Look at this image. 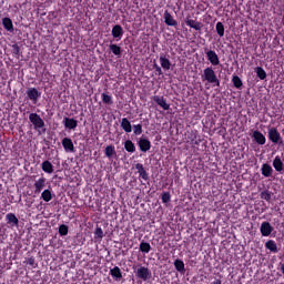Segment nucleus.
I'll list each match as a JSON object with an SVG mask.
<instances>
[{
	"instance_id": "obj_41",
	"label": "nucleus",
	"mask_w": 284,
	"mask_h": 284,
	"mask_svg": "<svg viewBox=\"0 0 284 284\" xmlns=\"http://www.w3.org/2000/svg\"><path fill=\"white\" fill-rule=\"evenodd\" d=\"M27 264L30 265L31 267H37V261L34 260V257H29L27 260Z\"/></svg>"
},
{
	"instance_id": "obj_35",
	"label": "nucleus",
	"mask_w": 284,
	"mask_h": 284,
	"mask_svg": "<svg viewBox=\"0 0 284 284\" xmlns=\"http://www.w3.org/2000/svg\"><path fill=\"white\" fill-rule=\"evenodd\" d=\"M101 99H102V103H104L105 105H112V95H109L106 93H102L101 94Z\"/></svg>"
},
{
	"instance_id": "obj_12",
	"label": "nucleus",
	"mask_w": 284,
	"mask_h": 284,
	"mask_svg": "<svg viewBox=\"0 0 284 284\" xmlns=\"http://www.w3.org/2000/svg\"><path fill=\"white\" fill-rule=\"evenodd\" d=\"M135 170L138 171L140 179H143V181H150V175L148 174V171H145L143 164H135Z\"/></svg>"
},
{
	"instance_id": "obj_17",
	"label": "nucleus",
	"mask_w": 284,
	"mask_h": 284,
	"mask_svg": "<svg viewBox=\"0 0 284 284\" xmlns=\"http://www.w3.org/2000/svg\"><path fill=\"white\" fill-rule=\"evenodd\" d=\"M62 146L65 152H74V143L72 142V139L64 138L62 140Z\"/></svg>"
},
{
	"instance_id": "obj_36",
	"label": "nucleus",
	"mask_w": 284,
	"mask_h": 284,
	"mask_svg": "<svg viewBox=\"0 0 284 284\" xmlns=\"http://www.w3.org/2000/svg\"><path fill=\"white\" fill-rule=\"evenodd\" d=\"M105 152V156H108L109 159H111V156H114V154H116V151L114 150V146L112 145H108L104 150Z\"/></svg>"
},
{
	"instance_id": "obj_18",
	"label": "nucleus",
	"mask_w": 284,
	"mask_h": 284,
	"mask_svg": "<svg viewBox=\"0 0 284 284\" xmlns=\"http://www.w3.org/2000/svg\"><path fill=\"white\" fill-rule=\"evenodd\" d=\"M63 123L67 130H75L77 125H79V122L72 118H64Z\"/></svg>"
},
{
	"instance_id": "obj_5",
	"label": "nucleus",
	"mask_w": 284,
	"mask_h": 284,
	"mask_svg": "<svg viewBox=\"0 0 284 284\" xmlns=\"http://www.w3.org/2000/svg\"><path fill=\"white\" fill-rule=\"evenodd\" d=\"M205 54L207 61H210L211 65H219L221 63V60L219 59V54H216V51L205 49Z\"/></svg>"
},
{
	"instance_id": "obj_32",
	"label": "nucleus",
	"mask_w": 284,
	"mask_h": 284,
	"mask_svg": "<svg viewBox=\"0 0 284 284\" xmlns=\"http://www.w3.org/2000/svg\"><path fill=\"white\" fill-rule=\"evenodd\" d=\"M232 83L237 90H241V88H243V80H241L239 75H233Z\"/></svg>"
},
{
	"instance_id": "obj_27",
	"label": "nucleus",
	"mask_w": 284,
	"mask_h": 284,
	"mask_svg": "<svg viewBox=\"0 0 284 284\" xmlns=\"http://www.w3.org/2000/svg\"><path fill=\"white\" fill-rule=\"evenodd\" d=\"M152 250V245H150V243L142 241L140 243V252H142V254H150V251Z\"/></svg>"
},
{
	"instance_id": "obj_33",
	"label": "nucleus",
	"mask_w": 284,
	"mask_h": 284,
	"mask_svg": "<svg viewBox=\"0 0 284 284\" xmlns=\"http://www.w3.org/2000/svg\"><path fill=\"white\" fill-rule=\"evenodd\" d=\"M41 199L45 201V203H50V200L52 199V191L50 189L44 190L41 193Z\"/></svg>"
},
{
	"instance_id": "obj_9",
	"label": "nucleus",
	"mask_w": 284,
	"mask_h": 284,
	"mask_svg": "<svg viewBox=\"0 0 284 284\" xmlns=\"http://www.w3.org/2000/svg\"><path fill=\"white\" fill-rule=\"evenodd\" d=\"M138 145H139L141 152H149V150H151V148H152V142H150V140H148L145 138H140L138 141Z\"/></svg>"
},
{
	"instance_id": "obj_31",
	"label": "nucleus",
	"mask_w": 284,
	"mask_h": 284,
	"mask_svg": "<svg viewBox=\"0 0 284 284\" xmlns=\"http://www.w3.org/2000/svg\"><path fill=\"white\" fill-rule=\"evenodd\" d=\"M255 72L261 81H265V79H267V72H265V69H263L262 67H257L255 69Z\"/></svg>"
},
{
	"instance_id": "obj_16",
	"label": "nucleus",
	"mask_w": 284,
	"mask_h": 284,
	"mask_svg": "<svg viewBox=\"0 0 284 284\" xmlns=\"http://www.w3.org/2000/svg\"><path fill=\"white\" fill-rule=\"evenodd\" d=\"M185 23H186V26H189V28H192L193 30H196V31H199V30H201V28H203V24L201 22L190 19V16L186 17Z\"/></svg>"
},
{
	"instance_id": "obj_43",
	"label": "nucleus",
	"mask_w": 284,
	"mask_h": 284,
	"mask_svg": "<svg viewBox=\"0 0 284 284\" xmlns=\"http://www.w3.org/2000/svg\"><path fill=\"white\" fill-rule=\"evenodd\" d=\"M153 68L158 72L159 77H161V74H163V70L161 69V67H159V64H154Z\"/></svg>"
},
{
	"instance_id": "obj_15",
	"label": "nucleus",
	"mask_w": 284,
	"mask_h": 284,
	"mask_svg": "<svg viewBox=\"0 0 284 284\" xmlns=\"http://www.w3.org/2000/svg\"><path fill=\"white\" fill-rule=\"evenodd\" d=\"M262 176H265V179H270L272 174H274V169H272V165L264 163L261 168Z\"/></svg>"
},
{
	"instance_id": "obj_3",
	"label": "nucleus",
	"mask_w": 284,
	"mask_h": 284,
	"mask_svg": "<svg viewBox=\"0 0 284 284\" xmlns=\"http://www.w3.org/2000/svg\"><path fill=\"white\" fill-rule=\"evenodd\" d=\"M136 278H141V281H150L152 278V271L145 266H133Z\"/></svg>"
},
{
	"instance_id": "obj_22",
	"label": "nucleus",
	"mask_w": 284,
	"mask_h": 284,
	"mask_svg": "<svg viewBox=\"0 0 284 284\" xmlns=\"http://www.w3.org/2000/svg\"><path fill=\"white\" fill-rule=\"evenodd\" d=\"M6 221L8 225H19V219L17 217V215H14V213H8L6 215Z\"/></svg>"
},
{
	"instance_id": "obj_29",
	"label": "nucleus",
	"mask_w": 284,
	"mask_h": 284,
	"mask_svg": "<svg viewBox=\"0 0 284 284\" xmlns=\"http://www.w3.org/2000/svg\"><path fill=\"white\" fill-rule=\"evenodd\" d=\"M124 149L126 150V152H130L131 154H134V152H136V146L131 140H126L124 142Z\"/></svg>"
},
{
	"instance_id": "obj_10",
	"label": "nucleus",
	"mask_w": 284,
	"mask_h": 284,
	"mask_svg": "<svg viewBox=\"0 0 284 284\" xmlns=\"http://www.w3.org/2000/svg\"><path fill=\"white\" fill-rule=\"evenodd\" d=\"M111 34L113 39H115L116 41H121V39H123V27H121L120 24H115L112 28Z\"/></svg>"
},
{
	"instance_id": "obj_24",
	"label": "nucleus",
	"mask_w": 284,
	"mask_h": 284,
	"mask_svg": "<svg viewBox=\"0 0 284 284\" xmlns=\"http://www.w3.org/2000/svg\"><path fill=\"white\" fill-rule=\"evenodd\" d=\"M42 170L47 174H52V172H54V166L52 165V162L47 160V161L42 162Z\"/></svg>"
},
{
	"instance_id": "obj_40",
	"label": "nucleus",
	"mask_w": 284,
	"mask_h": 284,
	"mask_svg": "<svg viewBox=\"0 0 284 284\" xmlns=\"http://www.w3.org/2000/svg\"><path fill=\"white\" fill-rule=\"evenodd\" d=\"M162 203H170V193L164 192L162 194Z\"/></svg>"
},
{
	"instance_id": "obj_39",
	"label": "nucleus",
	"mask_w": 284,
	"mask_h": 284,
	"mask_svg": "<svg viewBox=\"0 0 284 284\" xmlns=\"http://www.w3.org/2000/svg\"><path fill=\"white\" fill-rule=\"evenodd\" d=\"M261 199H263L264 201H272V192L263 191L261 193Z\"/></svg>"
},
{
	"instance_id": "obj_30",
	"label": "nucleus",
	"mask_w": 284,
	"mask_h": 284,
	"mask_svg": "<svg viewBox=\"0 0 284 284\" xmlns=\"http://www.w3.org/2000/svg\"><path fill=\"white\" fill-rule=\"evenodd\" d=\"M174 267L181 274L185 273V263H183L182 260H175L174 261Z\"/></svg>"
},
{
	"instance_id": "obj_4",
	"label": "nucleus",
	"mask_w": 284,
	"mask_h": 284,
	"mask_svg": "<svg viewBox=\"0 0 284 284\" xmlns=\"http://www.w3.org/2000/svg\"><path fill=\"white\" fill-rule=\"evenodd\" d=\"M268 139L275 145H283V138L276 128L268 129Z\"/></svg>"
},
{
	"instance_id": "obj_8",
	"label": "nucleus",
	"mask_w": 284,
	"mask_h": 284,
	"mask_svg": "<svg viewBox=\"0 0 284 284\" xmlns=\"http://www.w3.org/2000/svg\"><path fill=\"white\" fill-rule=\"evenodd\" d=\"M45 183H48V180L43 176H41L40 179H38L33 186H34V194H41V192H43V187H45Z\"/></svg>"
},
{
	"instance_id": "obj_37",
	"label": "nucleus",
	"mask_w": 284,
	"mask_h": 284,
	"mask_svg": "<svg viewBox=\"0 0 284 284\" xmlns=\"http://www.w3.org/2000/svg\"><path fill=\"white\" fill-rule=\"evenodd\" d=\"M133 133L135 134V136H140V134H143V125L134 124L133 125Z\"/></svg>"
},
{
	"instance_id": "obj_23",
	"label": "nucleus",
	"mask_w": 284,
	"mask_h": 284,
	"mask_svg": "<svg viewBox=\"0 0 284 284\" xmlns=\"http://www.w3.org/2000/svg\"><path fill=\"white\" fill-rule=\"evenodd\" d=\"M121 128L122 130H124V132H126L128 134H130V132H132V123H130V120H128V118H123L121 121Z\"/></svg>"
},
{
	"instance_id": "obj_19",
	"label": "nucleus",
	"mask_w": 284,
	"mask_h": 284,
	"mask_svg": "<svg viewBox=\"0 0 284 284\" xmlns=\"http://www.w3.org/2000/svg\"><path fill=\"white\" fill-rule=\"evenodd\" d=\"M273 168L275 172L283 173L284 164H283V161L281 160V156L278 155L275 156V159L273 160Z\"/></svg>"
},
{
	"instance_id": "obj_42",
	"label": "nucleus",
	"mask_w": 284,
	"mask_h": 284,
	"mask_svg": "<svg viewBox=\"0 0 284 284\" xmlns=\"http://www.w3.org/2000/svg\"><path fill=\"white\" fill-rule=\"evenodd\" d=\"M95 236H98V239H103V229L102 227H98L95 230Z\"/></svg>"
},
{
	"instance_id": "obj_2",
	"label": "nucleus",
	"mask_w": 284,
	"mask_h": 284,
	"mask_svg": "<svg viewBox=\"0 0 284 284\" xmlns=\"http://www.w3.org/2000/svg\"><path fill=\"white\" fill-rule=\"evenodd\" d=\"M29 121L33 125V130L39 132V134H45V122L38 113H30Z\"/></svg>"
},
{
	"instance_id": "obj_25",
	"label": "nucleus",
	"mask_w": 284,
	"mask_h": 284,
	"mask_svg": "<svg viewBox=\"0 0 284 284\" xmlns=\"http://www.w3.org/2000/svg\"><path fill=\"white\" fill-rule=\"evenodd\" d=\"M2 26L8 32H12V30H14V26L12 24V20L10 18H3Z\"/></svg>"
},
{
	"instance_id": "obj_11",
	"label": "nucleus",
	"mask_w": 284,
	"mask_h": 284,
	"mask_svg": "<svg viewBox=\"0 0 284 284\" xmlns=\"http://www.w3.org/2000/svg\"><path fill=\"white\" fill-rule=\"evenodd\" d=\"M163 19L166 26H171L173 28H176V26H179V22L174 20V17H172V13L169 11H164Z\"/></svg>"
},
{
	"instance_id": "obj_14",
	"label": "nucleus",
	"mask_w": 284,
	"mask_h": 284,
	"mask_svg": "<svg viewBox=\"0 0 284 284\" xmlns=\"http://www.w3.org/2000/svg\"><path fill=\"white\" fill-rule=\"evenodd\" d=\"M253 139L257 143V145H265L267 139L261 131H254L253 132Z\"/></svg>"
},
{
	"instance_id": "obj_1",
	"label": "nucleus",
	"mask_w": 284,
	"mask_h": 284,
	"mask_svg": "<svg viewBox=\"0 0 284 284\" xmlns=\"http://www.w3.org/2000/svg\"><path fill=\"white\" fill-rule=\"evenodd\" d=\"M202 81H207L211 83V85L221 88V80L216 77V72H214V69L212 67H207L203 70Z\"/></svg>"
},
{
	"instance_id": "obj_21",
	"label": "nucleus",
	"mask_w": 284,
	"mask_h": 284,
	"mask_svg": "<svg viewBox=\"0 0 284 284\" xmlns=\"http://www.w3.org/2000/svg\"><path fill=\"white\" fill-rule=\"evenodd\" d=\"M265 247L266 250H270V252H272L273 254H277L278 252V246L276 245V242L274 240H268L265 243Z\"/></svg>"
},
{
	"instance_id": "obj_44",
	"label": "nucleus",
	"mask_w": 284,
	"mask_h": 284,
	"mask_svg": "<svg viewBox=\"0 0 284 284\" xmlns=\"http://www.w3.org/2000/svg\"><path fill=\"white\" fill-rule=\"evenodd\" d=\"M212 284H222L221 280H215L214 282H212Z\"/></svg>"
},
{
	"instance_id": "obj_26",
	"label": "nucleus",
	"mask_w": 284,
	"mask_h": 284,
	"mask_svg": "<svg viewBox=\"0 0 284 284\" xmlns=\"http://www.w3.org/2000/svg\"><path fill=\"white\" fill-rule=\"evenodd\" d=\"M160 64L163 70H170V68L172 67L170 59L165 58L164 55L160 57Z\"/></svg>"
},
{
	"instance_id": "obj_20",
	"label": "nucleus",
	"mask_w": 284,
	"mask_h": 284,
	"mask_svg": "<svg viewBox=\"0 0 284 284\" xmlns=\"http://www.w3.org/2000/svg\"><path fill=\"white\" fill-rule=\"evenodd\" d=\"M110 275L115 281H121V278H123V273L121 272V268L119 266H114L113 268H110Z\"/></svg>"
},
{
	"instance_id": "obj_38",
	"label": "nucleus",
	"mask_w": 284,
	"mask_h": 284,
	"mask_svg": "<svg viewBox=\"0 0 284 284\" xmlns=\"http://www.w3.org/2000/svg\"><path fill=\"white\" fill-rule=\"evenodd\" d=\"M68 231H69L68 225L61 224L59 226V234H60V236H68Z\"/></svg>"
},
{
	"instance_id": "obj_13",
	"label": "nucleus",
	"mask_w": 284,
	"mask_h": 284,
	"mask_svg": "<svg viewBox=\"0 0 284 284\" xmlns=\"http://www.w3.org/2000/svg\"><path fill=\"white\" fill-rule=\"evenodd\" d=\"M153 101L162 108V110H170V104L165 100V98L161 95H154Z\"/></svg>"
},
{
	"instance_id": "obj_28",
	"label": "nucleus",
	"mask_w": 284,
	"mask_h": 284,
	"mask_svg": "<svg viewBox=\"0 0 284 284\" xmlns=\"http://www.w3.org/2000/svg\"><path fill=\"white\" fill-rule=\"evenodd\" d=\"M109 50L112 51V54H114L115 57H121V52H123V49H121L120 45L111 43L109 45Z\"/></svg>"
},
{
	"instance_id": "obj_7",
	"label": "nucleus",
	"mask_w": 284,
	"mask_h": 284,
	"mask_svg": "<svg viewBox=\"0 0 284 284\" xmlns=\"http://www.w3.org/2000/svg\"><path fill=\"white\" fill-rule=\"evenodd\" d=\"M260 232L262 236H270L274 232V226L270 222H262Z\"/></svg>"
},
{
	"instance_id": "obj_34",
	"label": "nucleus",
	"mask_w": 284,
	"mask_h": 284,
	"mask_svg": "<svg viewBox=\"0 0 284 284\" xmlns=\"http://www.w3.org/2000/svg\"><path fill=\"white\" fill-rule=\"evenodd\" d=\"M215 30L219 34V37H224L225 36V26L223 24V22H217Z\"/></svg>"
},
{
	"instance_id": "obj_6",
	"label": "nucleus",
	"mask_w": 284,
	"mask_h": 284,
	"mask_svg": "<svg viewBox=\"0 0 284 284\" xmlns=\"http://www.w3.org/2000/svg\"><path fill=\"white\" fill-rule=\"evenodd\" d=\"M27 97L32 103H38L39 99H41V92L37 88H29L27 90Z\"/></svg>"
}]
</instances>
